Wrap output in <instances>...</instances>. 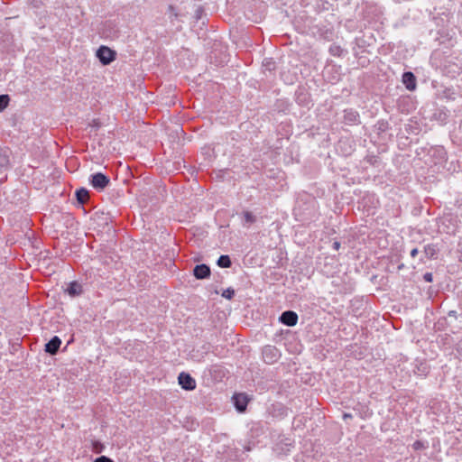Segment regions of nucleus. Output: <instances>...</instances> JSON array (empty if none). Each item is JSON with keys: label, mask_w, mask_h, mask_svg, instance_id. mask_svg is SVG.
Segmentation results:
<instances>
[{"label": "nucleus", "mask_w": 462, "mask_h": 462, "mask_svg": "<svg viewBox=\"0 0 462 462\" xmlns=\"http://www.w3.org/2000/svg\"><path fill=\"white\" fill-rule=\"evenodd\" d=\"M88 180L90 185L98 191L104 190L110 183V179L108 176L102 172H96L91 174Z\"/></svg>", "instance_id": "obj_1"}, {"label": "nucleus", "mask_w": 462, "mask_h": 462, "mask_svg": "<svg viewBox=\"0 0 462 462\" xmlns=\"http://www.w3.org/2000/svg\"><path fill=\"white\" fill-rule=\"evenodd\" d=\"M97 57L103 65H108L116 60V53L107 46H100L97 51Z\"/></svg>", "instance_id": "obj_2"}, {"label": "nucleus", "mask_w": 462, "mask_h": 462, "mask_svg": "<svg viewBox=\"0 0 462 462\" xmlns=\"http://www.w3.org/2000/svg\"><path fill=\"white\" fill-rule=\"evenodd\" d=\"M262 356L264 363L272 365L280 359L281 353L276 346L268 345L263 348Z\"/></svg>", "instance_id": "obj_3"}, {"label": "nucleus", "mask_w": 462, "mask_h": 462, "mask_svg": "<svg viewBox=\"0 0 462 462\" xmlns=\"http://www.w3.org/2000/svg\"><path fill=\"white\" fill-rule=\"evenodd\" d=\"M179 384L182 389L187 391H192L196 388V381L189 374L180 373L178 377Z\"/></svg>", "instance_id": "obj_4"}, {"label": "nucleus", "mask_w": 462, "mask_h": 462, "mask_svg": "<svg viewBox=\"0 0 462 462\" xmlns=\"http://www.w3.org/2000/svg\"><path fill=\"white\" fill-rule=\"evenodd\" d=\"M298 319L299 318L297 313L292 310L283 311L279 318L280 322L288 327L295 326L298 322Z\"/></svg>", "instance_id": "obj_5"}, {"label": "nucleus", "mask_w": 462, "mask_h": 462, "mask_svg": "<svg viewBox=\"0 0 462 462\" xmlns=\"http://www.w3.org/2000/svg\"><path fill=\"white\" fill-rule=\"evenodd\" d=\"M344 123L346 125H358L360 124V116L357 111L353 108L344 110Z\"/></svg>", "instance_id": "obj_6"}, {"label": "nucleus", "mask_w": 462, "mask_h": 462, "mask_svg": "<svg viewBox=\"0 0 462 462\" xmlns=\"http://www.w3.org/2000/svg\"><path fill=\"white\" fill-rule=\"evenodd\" d=\"M193 275L199 280L208 278L210 276V268L205 263L197 264L193 269Z\"/></svg>", "instance_id": "obj_7"}, {"label": "nucleus", "mask_w": 462, "mask_h": 462, "mask_svg": "<svg viewBox=\"0 0 462 462\" xmlns=\"http://www.w3.org/2000/svg\"><path fill=\"white\" fill-rule=\"evenodd\" d=\"M61 345V340L58 336H54L49 342L45 344V352L50 355H56Z\"/></svg>", "instance_id": "obj_8"}, {"label": "nucleus", "mask_w": 462, "mask_h": 462, "mask_svg": "<svg viewBox=\"0 0 462 462\" xmlns=\"http://www.w3.org/2000/svg\"><path fill=\"white\" fill-rule=\"evenodd\" d=\"M11 151L8 148H0V171H5L10 165Z\"/></svg>", "instance_id": "obj_9"}, {"label": "nucleus", "mask_w": 462, "mask_h": 462, "mask_svg": "<svg viewBox=\"0 0 462 462\" xmlns=\"http://www.w3.org/2000/svg\"><path fill=\"white\" fill-rule=\"evenodd\" d=\"M402 83L408 90H414L416 88V77L411 71H406L402 74Z\"/></svg>", "instance_id": "obj_10"}, {"label": "nucleus", "mask_w": 462, "mask_h": 462, "mask_svg": "<svg viewBox=\"0 0 462 462\" xmlns=\"http://www.w3.org/2000/svg\"><path fill=\"white\" fill-rule=\"evenodd\" d=\"M233 399L236 409L240 412L245 411L247 405V397L245 394L239 393L234 395Z\"/></svg>", "instance_id": "obj_11"}, {"label": "nucleus", "mask_w": 462, "mask_h": 462, "mask_svg": "<svg viewBox=\"0 0 462 462\" xmlns=\"http://www.w3.org/2000/svg\"><path fill=\"white\" fill-rule=\"evenodd\" d=\"M66 291L69 295L75 297L82 293V286L78 282H71L69 283Z\"/></svg>", "instance_id": "obj_12"}, {"label": "nucleus", "mask_w": 462, "mask_h": 462, "mask_svg": "<svg viewBox=\"0 0 462 462\" xmlns=\"http://www.w3.org/2000/svg\"><path fill=\"white\" fill-rule=\"evenodd\" d=\"M328 51L330 55L334 57H342L347 53L346 50H344L340 45L336 43L330 45Z\"/></svg>", "instance_id": "obj_13"}, {"label": "nucleus", "mask_w": 462, "mask_h": 462, "mask_svg": "<svg viewBox=\"0 0 462 462\" xmlns=\"http://www.w3.org/2000/svg\"><path fill=\"white\" fill-rule=\"evenodd\" d=\"M88 190L84 188H81L76 191V198L78 201L81 204L86 202V200L88 199Z\"/></svg>", "instance_id": "obj_14"}, {"label": "nucleus", "mask_w": 462, "mask_h": 462, "mask_svg": "<svg viewBox=\"0 0 462 462\" xmlns=\"http://www.w3.org/2000/svg\"><path fill=\"white\" fill-rule=\"evenodd\" d=\"M217 265L221 268H229L232 264L229 255H220L217 262Z\"/></svg>", "instance_id": "obj_15"}, {"label": "nucleus", "mask_w": 462, "mask_h": 462, "mask_svg": "<svg viewBox=\"0 0 462 462\" xmlns=\"http://www.w3.org/2000/svg\"><path fill=\"white\" fill-rule=\"evenodd\" d=\"M256 221L255 216L250 211H245L243 213V225L247 226L254 224Z\"/></svg>", "instance_id": "obj_16"}, {"label": "nucleus", "mask_w": 462, "mask_h": 462, "mask_svg": "<svg viewBox=\"0 0 462 462\" xmlns=\"http://www.w3.org/2000/svg\"><path fill=\"white\" fill-rule=\"evenodd\" d=\"M263 67L269 71L275 69V61L273 59H264L263 61Z\"/></svg>", "instance_id": "obj_17"}, {"label": "nucleus", "mask_w": 462, "mask_h": 462, "mask_svg": "<svg viewBox=\"0 0 462 462\" xmlns=\"http://www.w3.org/2000/svg\"><path fill=\"white\" fill-rule=\"evenodd\" d=\"M9 96L8 95H1L0 96V112L4 111L9 103Z\"/></svg>", "instance_id": "obj_18"}, {"label": "nucleus", "mask_w": 462, "mask_h": 462, "mask_svg": "<svg viewBox=\"0 0 462 462\" xmlns=\"http://www.w3.org/2000/svg\"><path fill=\"white\" fill-rule=\"evenodd\" d=\"M424 253L429 258H432L436 254L435 246L432 245H426L424 248Z\"/></svg>", "instance_id": "obj_19"}, {"label": "nucleus", "mask_w": 462, "mask_h": 462, "mask_svg": "<svg viewBox=\"0 0 462 462\" xmlns=\"http://www.w3.org/2000/svg\"><path fill=\"white\" fill-rule=\"evenodd\" d=\"M235 296V290L232 288H227L222 292V297L231 300Z\"/></svg>", "instance_id": "obj_20"}, {"label": "nucleus", "mask_w": 462, "mask_h": 462, "mask_svg": "<svg viewBox=\"0 0 462 462\" xmlns=\"http://www.w3.org/2000/svg\"><path fill=\"white\" fill-rule=\"evenodd\" d=\"M93 462H114V461L106 456H101V457H97Z\"/></svg>", "instance_id": "obj_21"}, {"label": "nucleus", "mask_w": 462, "mask_h": 462, "mask_svg": "<svg viewBox=\"0 0 462 462\" xmlns=\"http://www.w3.org/2000/svg\"><path fill=\"white\" fill-rule=\"evenodd\" d=\"M423 279H424V281H425V282H432V280H433V275H432V273H424V275H423Z\"/></svg>", "instance_id": "obj_22"}, {"label": "nucleus", "mask_w": 462, "mask_h": 462, "mask_svg": "<svg viewBox=\"0 0 462 462\" xmlns=\"http://www.w3.org/2000/svg\"><path fill=\"white\" fill-rule=\"evenodd\" d=\"M340 246H341V244L338 241H334L332 244V248L336 251L339 250Z\"/></svg>", "instance_id": "obj_23"}, {"label": "nucleus", "mask_w": 462, "mask_h": 462, "mask_svg": "<svg viewBox=\"0 0 462 462\" xmlns=\"http://www.w3.org/2000/svg\"><path fill=\"white\" fill-rule=\"evenodd\" d=\"M422 447H423V444L419 440H417L413 443L414 449H420Z\"/></svg>", "instance_id": "obj_24"}, {"label": "nucleus", "mask_w": 462, "mask_h": 462, "mask_svg": "<svg viewBox=\"0 0 462 462\" xmlns=\"http://www.w3.org/2000/svg\"><path fill=\"white\" fill-rule=\"evenodd\" d=\"M418 254H419V250H418L417 248H413V249L411 251V253H410V254H411V256L412 258H414Z\"/></svg>", "instance_id": "obj_25"}, {"label": "nucleus", "mask_w": 462, "mask_h": 462, "mask_svg": "<svg viewBox=\"0 0 462 462\" xmlns=\"http://www.w3.org/2000/svg\"><path fill=\"white\" fill-rule=\"evenodd\" d=\"M202 348H203L202 355H206L209 351V345H204L202 346Z\"/></svg>", "instance_id": "obj_26"}, {"label": "nucleus", "mask_w": 462, "mask_h": 462, "mask_svg": "<svg viewBox=\"0 0 462 462\" xmlns=\"http://www.w3.org/2000/svg\"><path fill=\"white\" fill-rule=\"evenodd\" d=\"M350 418H352V415L350 413H344L343 414V419L344 420L350 419Z\"/></svg>", "instance_id": "obj_27"}]
</instances>
